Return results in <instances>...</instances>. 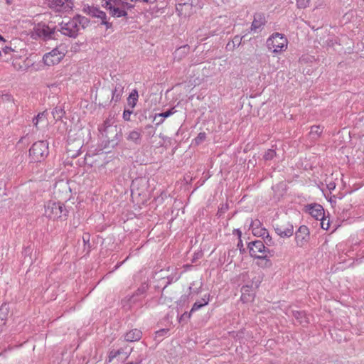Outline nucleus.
<instances>
[{"label": "nucleus", "instance_id": "obj_1", "mask_svg": "<svg viewBox=\"0 0 364 364\" xmlns=\"http://www.w3.org/2000/svg\"><path fill=\"white\" fill-rule=\"evenodd\" d=\"M102 6L109 11L113 17H127L128 10L134 8V5L128 2L127 0H104Z\"/></svg>", "mask_w": 364, "mask_h": 364}, {"label": "nucleus", "instance_id": "obj_2", "mask_svg": "<svg viewBox=\"0 0 364 364\" xmlns=\"http://www.w3.org/2000/svg\"><path fill=\"white\" fill-rule=\"evenodd\" d=\"M44 214L50 219L65 220L68 215V210L63 203L49 201L45 205Z\"/></svg>", "mask_w": 364, "mask_h": 364}, {"label": "nucleus", "instance_id": "obj_3", "mask_svg": "<svg viewBox=\"0 0 364 364\" xmlns=\"http://www.w3.org/2000/svg\"><path fill=\"white\" fill-rule=\"evenodd\" d=\"M85 18L77 16L68 21H63L60 26L59 31L65 36L75 38L77 36L78 31L83 27Z\"/></svg>", "mask_w": 364, "mask_h": 364}, {"label": "nucleus", "instance_id": "obj_4", "mask_svg": "<svg viewBox=\"0 0 364 364\" xmlns=\"http://www.w3.org/2000/svg\"><path fill=\"white\" fill-rule=\"evenodd\" d=\"M250 255L251 257L264 259V266L269 267L271 262L269 258L272 256L270 251L267 249L262 240H255L248 244Z\"/></svg>", "mask_w": 364, "mask_h": 364}, {"label": "nucleus", "instance_id": "obj_5", "mask_svg": "<svg viewBox=\"0 0 364 364\" xmlns=\"http://www.w3.org/2000/svg\"><path fill=\"white\" fill-rule=\"evenodd\" d=\"M267 46L274 54H279L287 49L288 40L279 33H272L267 40Z\"/></svg>", "mask_w": 364, "mask_h": 364}, {"label": "nucleus", "instance_id": "obj_6", "mask_svg": "<svg viewBox=\"0 0 364 364\" xmlns=\"http://www.w3.org/2000/svg\"><path fill=\"white\" fill-rule=\"evenodd\" d=\"M66 52L67 50L65 46L60 45L51 51L44 54L43 57V63L48 66L56 65L65 57Z\"/></svg>", "mask_w": 364, "mask_h": 364}, {"label": "nucleus", "instance_id": "obj_7", "mask_svg": "<svg viewBox=\"0 0 364 364\" xmlns=\"http://www.w3.org/2000/svg\"><path fill=\"white\" fill-rule=\"evenodd\" d=\"M48 154V143L46 141L35 142L29 150V155L33 162L41 161Z\"/></svg>", "mask_w": 364, "mask_h": 364}, {"label": "nucleus", "instance_id": "obj_8", "mask_svg": "<svg viewBox=\"0 0 364 364\" xmlns=\"http://www.w3.org/2000/svg\"><path fill=\"white\" fill-rule=\"evenodd\" d=\"M310 240L309 229L306 225H301L295 232V242L299 247H306Z\"/></svg>", "mask_w": 364, "mask_h": 364}, {"label": "nucleus", "instance_id": "obj_9", "mask_svg": "<svg viewBox=\"0 0 364 364\" xmlns=\"http://www.w3.org/2000/svg\"><path fill=\"white\" fill-rule=\"evenodd\" d=\"M48 4L50 8L58 12H68L73 6L72 0H48Z\"/></svg>", "mask_w": 364, "mask_h": 364}, {"label": "nucleus", "instance_id": "obj_10", "mask_svg": "<svg viewBox=\"0 0 364 364\" xmlns=\"http://www.w3.org/2000/svg\"><path fill=\"white\" fill-rule=\"evenodd\" d=\"M274 230L281 237H290L294 234V226L289 222H283L276 224Z\"/></svg>", "mask_w": 364, "mask_h": 364}, {"label": "nucleus", "instance_id": "obj_11", "mask_svg": "<svg viewBox=\"0 0 364 364\" xmlns=\"http://www.w3.org/2000/svg\"><path fill=\"white\" fill-rule=\"evenodd\" d=\"M36 34L45 39L54 38L55 28H51L45 23H38L34 28Z\"/></svg>", "mask_w": 364, "mask_h": 364}, {"label": "nucleus", "instance_id": "obj_12", "mask_svg": "<svg viewBox=\"0 0 364 364\" xmlns=\"http://www.w3.org/2000/svg\"><path fill=\"white\" fill-rule=\"evenodd\" d=\"M87 9L88 14L92 17L101 19V23L105 25L107 28H109L112 27V23H109L107 19V15L105 12L94 6L88 7Z\"/></svg>", "mask_w": 364, "mask_h": 364}, {"label": "nucleus", "instance_id": "obj_13", "mask_svg": "<svg viewBox=\"0 0 364 364\" xmlns=\"http://www.w3.org/2000/svg\"><path fill=\"white\" fill-rule=\"evenodd\" d=\"M308 213L315 219L319 220L324 217V209L319 204L309 205L306 206Z\"/></svg>", "mask_w": 364, "mask_h": 364}, {"label": "nucleus", "instance_id": "obj_14", "mask_svg": "<svg viewBox=\"0 0 364 364\" xmlns=\"http://www.w3.org/2000/svg\"><path fill=\"white\" fill-rule=\"evenodd\" d=\"M266 22L267 21L264 14L256 13L254 15V19L251 26L252 31H256L257 30L260 29L263 26H264Z\"/></svg>", "mask_w": 364, "mask_h": 364}, {"label": "nucleus", "instance_id": "obj_15", "mask_svg": "<svg viewBox=\"0 0 364 364\" xmlns=\"http://www.w3.org/2000/svg\"><path fill=\"white\" fill-rule=\"evenodd\" d=\"M251 227L252 229V232L255 235L264 237L267 234V238L269 237L268 231L265 228L261 227V223L259 220H256L252 221L251 223Z\"/></svg>", "mask_w": 364, "mask_h": 364}, {"label": "nucleus", "instance_id": "obj_16", "mask_svg": "<svg viewBox=\"0 0 364 364\" xmlns=\"http://www.w3.org/2000/svg\"><path fill=\"white\" fill-rule=\"evenodd\" d=\"M242 296L241 300L243 302H249L254 298V293L252 287L249 285L243 286L241 289Z\"/></svg>", "mask_w": 364, "mask_h": 364}, {"label": "nucleus", "instance_id": "obj_17", "mask_svg": "<svg viewBox=\"0 0 364 364\" xmlns=\"http://www.w3.org/2000/svg\"><path fill=\"white\" fill-rule=\"evenodd\" d=\"M141 336H142V332L140 330L135 328V329L131 330L130 331L127 332L124 335V339L126 341H128V342H134V341H137L140 340L141 338Z\"/></svg>", "mask_w": 364, "mask_h": 364}, {"label": "nucleus", "instance_id": "obj_18", "mask_svg": "<svg viewBox=\"0 0 364 364\" xmlns=\"http://www.w3.org/2000/svg\"><path fill=\"white\" fill-rule=\"evenodd\" d=\"M148 289V285L143 284L140 287L138 288L136 293L128 299V301L130 304H136L139 301V296H142L145 294Z\"/></svg>", "mask_w": 364, "mask_h": 364}, {"label": "nucleus", "instance_id": "obj_19", "mask_svg": "<svg viewBox=\"0 0 364 364\" xmlns=\"http://www.w3.org/2000/svg\"><path fill=\"white\" fill-rule=\"evenodd\" d=\"M123 91L124 87L119 83L116 84L114 89L112 90V101L114 102H119L121 100Z\"/></svg>", "mask_w": 364, "mask_h": 364}, {"label": "nucleus", "instance_id": "obj_20", "mask_svg": "<svg viewBox=\"0 0 364 364\" xmlns=\"http://www.w3.org/2000/svg\"><path fill=\"white\" fill-rule=\"evenodd\" d=\"M126 138L128 141L139 144L141 139V133L137 130H133L127 134Z\"/></svg>", "mask_w": 364, "mask_h": 364}, {"label": "nucleus", "instance_id": "obj_21", "mask_svg": "<svg viewBox=\"0 0 364 364\" xmlns=\"http://www.w3.org/2000/svg\"><path fill=\"white\" fill-rule=\"evenodd\" d=\"M294 316L302 325L309 323V318L304 311H295Z\"/></svg>", "mask_w": 364, "mask_h": 364}, {"label": "nucleus", "instance_id": "obj_22", "mask_svg": "<svg viewBox=\"0 0 364 364\" xmlns=\"http://www.w3.org/2000/svg\"><path fill=\"white\" fill-rule=\"evenodd\" d=\"M209 301V296L205 295L203 298H202L200 301H196L191 310V313L196 311L200 309L201 307L207 305Z\"/></svg>", "mask_w": 364, "mask_h": 364}, {"label": "nucleus", "instance_id": "obj_23", "mask_svg": "<svg viewBox=\"0 0 364 364\" xmlns=\"http://www.w3.org/2000/svg\"><path fill=\"white\" fill-rule=\"evenodd\" d=\"M323 127L320 126H312L309 134L313 139H316L319 137L321 134L323 132Z\"/></svg>", "mask_w": 364, "mask_h": 364}, {"label": "nucleus", "instance_id": "obj_24", "mask_svg": "<svg viewBox=\"0 0 364 364\" xmlns=\"http://www.w3.org/2000/svg\"><path fill=\"white\" fill-rule=\"evenodd\" d=\"M9 313V307L6 304H3L0 306V326L5 323L6 316Z\"/></svg>", "mask_w": 364, "mask_h": 364}, {"label": "nucleus", "instance_id": "obj_25", "mask_svg": "<svg viewBox=\"0 0 364 364\" xmlns=\"http://www.w3.org/2000/svg\"><path fill=\"white\" fill-rule=\"evenodd\" d=\"M138 97V92L136 90H132L128 97V104L132 108H134L136 106Z\"/></svg>", "mask_w": 364, "mask_h": 364}, {"label": "nucleus", "instance_id": "obj_26", "mask_svg": "<svg viewBox=\"0 0 364 364\" xmlns=\"http://www.w3.org/2000/svg\"><path fill=\"white\" fill-rule=\"evenodd\" d=\"M175 112H176V110L174 109V108H172L166 112L156 114V115L154 117V120L156 121L159 117H162L164 119L167 118V117H170L171 115H172Z\"/></svg>", "mask_w": 364, "mask_h": 364}, {"label": "nucleus", "instance_id": "obj_27", "mask_svg": "<svg viewBox=\"0 0 364 364\" xmlns=\"http://www.w3.org/2000/svg\"><path fill=\"white\" fill-rule=\"evenodd\" d=\"M64 114L65 112L61 107H55L52 112V114L56 120L60 119Z\"/></svg>", "mask_w": 364, "mask_h": 364}, {"label": "nucleus", "instance_id": "obj_28", "mask_svg": "<svg viewBox=\"0 0 364 364\" xmlns=\"http://www.w3.org/2000/svg\"><path fill=\"white\" fill-rule=\"evenodd\" d=\"M46 112H43L39 113L35 118L33 119V123L36 127H38V124L39 122L45 121L46 118Z\"/></svg>", "mask_w": 364, "mask_h": 364}, {"label": "nucleus", "instance_id": "obj_29", "mask_svg": "<svg viewBox=\"0 0 364 364\" xmlns=\"http://www.w3.org/2000/svg\"><path fill=\"white\" fill-rule=\"evenodd\" d=\"M109 128H112L111 127V122L110 120L107 119L105 121L103 125L100 127V131L102 132L103 134H105L107 137H109L107 136L108 130Z\"/></svg>", "mask_w": 364, "mask_h": 364}, {"label": "nucleus", "instance_id": "obj_30", "mask_svg": "<svg viewBox=\"0 0 364 364\" xmlns=\"http://www.w3.org/2000/svg\"><path fill=\"white\" fill-rule=\"evenodd\" d=\"M310 3V0H296V6L299 9L306 8Z\"/></svg>", "mask_w": 364, "mask_h": 364}, {"label": "nucleus", "instance_id": "obj_31", "mask_svg": "<svg viewBox=\"0 0 364 364\" xmlns=\"http://www.w3.org/2000/svg\"><path fill=\"white\" fill-rule=\"evenodd\" d=\"M122 353V350H112L109 352V361H112L114 358H117Z\"/></svg>", "mask_w": 364, "mask_h": 364}, {"label": "nucleus", "instance_id": "obj_32", "mask_svg": "<svg viewBox=\"0 0 364 364\" xmlns=\"http://www.w3.org/2000/svg\"><path fill=\"white\" fill-rule=\"evenodd\" d=\"M275 154L276 153L274 150L269 149L264 155V159L266 161L272 160L274 157Z\"/></svg>", "mask_w": 364, "mask_h": 364}, {"label": "nucleus", "instance_id": "obj_33", "mask_svg": "<svg viewBox=\"0 0 364 364\" xmlns=\"http://www.w3.org/2000/svg\"><path fill=\"white\" fill-rule=\"evenodd\" d=\"M319 220H321V228L323 230H328L330 228L329 220L326 219L324 216L323 218H320Z\"/></svg>", "mask_w": 364, "mask_h": 364}, {"label": "nucleus", "instance_id": "obj_34", "mask_svg": "<svg viewBox=\"0 0 364 364\" xmlns=\"http://www.w3.org/2000/svg\"><path fill=\"white\" fill-rule=\"evenodd\" d=\"M242 39V37H240L239 36H235L231 41L237 48L240 46Z\"/></svg>", "mask_w": 364, "mask_h": 364}, {"label": "nucleus", "instance_id": "obj_35", "mask_svg": "<svg viewBox=\"0 0 364 364\" xmlns=\"http://www.w3.org/2000/svg\"><path fill=\"white\" fill-rule=\"evenodd\" d=\"M132 114V110L125 109L123 112V119L125 121L130 120V115Z\"/></svg>", "mask_w": 364, "mask_h": 364}, {"label": "nucleus", "instance_id": "obj_36", "mask_svg": "<svg viewBox=\"0 0 364 364\" xmlns=\"http://www.w3.org/2000/svg\"><path fill=\"white\" fill-rule=\"evenodd\" d=\"M205 136H206L205 133H204V132L199 133L198 136L196 138V142L197 144H198V143L204 141L205 139Z\"/></svg>", "mask_w": 364, "mask_h": 364}, {"label": "nucleus", "instance_id": "obj_37", "mask_svg": "<svg viewBox=\"0 0 364 364\" xmlns=\"http://www.w3.org/2000/svg\"><path fill=\"white\" fill-rule=\"evenodd\" d=\"M131 2L134 4L136 3H146L148 4H152L156 1V0H130Z\"/></svg>", "mask_w": 364, "mask_h": 364}, {"label": "nucleus", "instance_id": "obj_38", "mask_svg": "<svg viewBox=\"0 0 364 364\" xmlns=\"http://www.w3.org/2000/svg\"><path fill=\"white\" fill-rule=\"evenodd\" d=\"M191 312L189 314L186 312L183 314H182L180 317V321H188L191 318Z\"/></svg>", "mask_w": 364, "mask_h": 364}, {"label": "nucleus", "instance_id": "obj_39", "mask_svg": "<svg viewBox=\"0 0 364 364\" xmlns=\"http://www.w3.org/2000/svg\"><path fill=\"white\" fill-rule=\"evenodd\" d=\"M235 48L237 47L232 43V41L228 42L226 45V49L230 51L233 50Z\"/></svg>", "mask_w": 364, "mask_h": 364}, {"label": "nucleus", "instance_id": "obj_40", "mask_svg": "<svg viewBox=\"0 0 364 364\" xmlns=\"http://www.w3.org/2000/svg\"><path fill=\"white\" fill-rule=\"evenodd\" d=\"M13 66H14V69L16 70H24L23 66L21 65L20 63H18L17 62H14L13 63Z\"/></svg>", "mask_w": 364, "mask_h": 364}, {"label": "nucleus", "instance_id": "obj_41", "mask_svg": "<svg viewBox=\"0 0 364 364\" xmlns=\"http://www.w3.org/2000/svg\"><path fill=\"white\" fill-rule=\"evenodd\" d=\"M11 51H13V49L11 47L6 46L2 49V52L5 54H9Z\"/></svg>", "mask_w": 364, "mask_h": 364}, {"label": "nucleus", "instance_id": "obj_42", "mask_svg": "<svg viewBox=\"0 0 364 364\" xmlns=\"http://www.w3.org/2000/svg\"><path fill=\"white\" fill-rule=\"evenodd\" d=\"M327 187L328 188L329 191H332V190H334L335 188H336V184L335 183L333 182H330L328 185H327Z\"/></svg>", "mask_w": 364, "mask_h": 364}, {"label": "nucleus", "instance_id": "obj_43", "mask_svg": "<svg viewBox=\"0 0 364 364\" xmlns=\"http://www.w3.org/2000/svg\"><path fill=\"white\" fill-rule=\"evenodd\" d=\"M265 240V242L267 243V245H270L272 244V237H270L269 235V237L267 238V234L265 235L264 237H263Z\"/></svg>", "mask_w": 364, "mask_h": 364}, {"label": "nucleus", "instance_id": "obj_44", "mask_svg": "<svg viewBox=\"0 0 364 364\" xmlns=\"http://www.w3.org/2000/svg\"><path fill=\"white\" fill-rule=\"evenodd\" d=\"M82 240L85 243L88 242L90 240V235L88 234H84L82 236Z\"/></svg>", "mask_w": 364, "mask_h": 364}, {"label": "nucleus", "instance_id": "obj_45", "mask_svg": "<svg viewBox=\"0 0 364 364\" xmlns=\"http://www.w3.org/2000/svg\"><path fill=\"white\" fill-rule=\"evenodd\" d=\"M157 120H158V122H156V124L158 126V125L161 124L164 122V119L162 117H159Z\"/></svg>", "mask_w": 364, "mask_h": 364}, {"label": "nucleus", "instance_id": "obj_46", "mask_svg": "<svg viewBox=\"0 0 364 364\" xmlns=\"http://www.w3.org/2000/svg\"><path fill=\"white\" fill-rule=\"evenodd\" d=\"M277 70V68H273V69L272 70V72H274V71H275V70Z\"/></svg>", "mask_w": 364, "mask_h": 364}, {"label": "nucleus", "instance_id": "obj_47", "mask_svg": "<svg viewBox=\"0 0 364 364\" xmlns=\"http://www.w3.org/2000/svg\"><path fill=\"white\" fill-rule=\"evenodd\" d=\"M237 232H238L239 236H240L241 232H240L239 230H237Z\"/></svg>", "mask_w": 364, "mask_h": 364}]
</instances>
